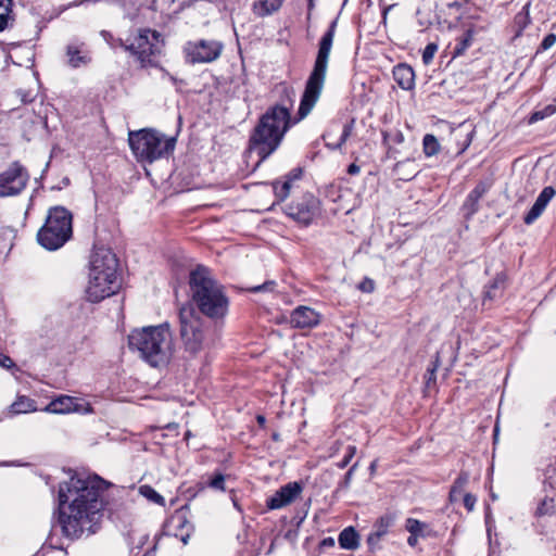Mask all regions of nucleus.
Wrapping results in <instances>:
<instances>
[{"label":"nucleus","mask_w":556,"mask_h":556,"mask_svg":"<svg viewBox=\"0 0 556 556\" xmlns=\"http://www.w3.org/2000/svg\"><path fill=\"white\" fill-rule=\"evenodd\" d=\"M109 483L98 476L73 475L59 486V522L72 540L98 532L105 506Z\"/></svg>","instance_id":"f257e3e1"},{"label":"nucleus","mask_w":556,"mask_h":556,"mask_svg":"<svg viewBox=\"0 0 556 556\" xmlns=\"http://www.w3.org/2000/svg\"><path fill=\"white\" fill-rule=\"evenodd\" d=\"M334 26L336 23H332L328 31L320 39L315 65L306 81L296 116L291 117L289 110L280 106V121H283V129L280 131V140L290 127L298 124L312 112L320 97L326 79L329 55L332 48Z\"/></svg>","instance_id":"f03ea898"},{"label":"nucleus","mask_w":556,"mask_h":556,"mask_svg":"<svg viewBox=\"0 0 556 556\" xmlns=\"http://www.w3.org/2000/svg\"><path fill=\"white\" fill-rule=\"evenodd\" d=\"M191 299L198 309L211 319L224 318L228 312L229 300L224 288L212 276L208 268L197 266L189 276Z\"/></svg>","instance_id":"7ed1b4c3"},{"label":"nucleus","mask_w":556,"mask_h":556,"mask_svg":"<svg viewBox=\"0 0 556 556\" xmlns=\"http://www.w3.org/2000/svg\"><path fill=\"white\" fill-rule=\"evenodd\" d=\"M118 260L111 249L96 248L90 257L87 296L90 302H100L115 294L121 288L117 275Z\"/></svg>","instance_id":"20e7f679"},{"label":"nucleus","mask_w":556,"mask_h":556,"mask_svg":"<svg viewBox=\"0 0 556 556\" xmlns=\"http://www.w3.org/2000/svg\"><path fill=\"white\" fill-rule=\"evenodd\" d=\"M128 345L153 367L167 364L174 352L172 333L166 325L132 330Z\"/></svg>","instance_id":"39448f33"},{"label":"nucleus","mask_w":556,"mask_h":556,"mask_svg":"<svg viewBox=\"0 0 556 556\" xmlns=\"http://www.w3.org/2000/svg\"><path fill=\"white\" fill-rule=\"evenodd\" d=\"M128 141L136 159L148 163L169 156L176 146L175 137H166L152 129L130 131Z\"/></svg>","instance_id":"423d86ee"},{"label":"nucleus","mask_w":556,"mask_h":556,"mask_svg":"<svg viewBox=\"0 0 556 556\" xmlns=\"http://www.w3.org/2000/svg\"><path fill=\"white\" fill-rule=\"evenodd\" d=\"M73 216L63 206L51 207L48 212L45 225L37 233L38 243L49 251L62 248L72 237Z\"/></svg>","instance_id":"0eeeda50"},{"label":"nucleus","mask_w":556,"mask_h":556,"mask_svg":"<svg viewBox=\"0 0 556 556\" xmlns=\"http://www.w3.org/2000/svg\"><path fill=\"white\" fill-rule=\"evenodd\" d=\"M278 147V104L264 114L250 138V154H256L258 162L265 160Z\"/></svg>","instance_id":"6e6552de"},{"label":"nucleus","mask_w":556,"mask_h":556,"mask_svg":"<svg viewBox=\"0 0 556 556\" xmlns=\"http://www.w3.org/2000/svg\"><path fill=\"white\" fill-rule=\"evenodd\" d=\"M180 337L185 351L197 356L210 345V338L202 318L192 306H182L179 311Z\"/></svg>","instance_id":"1a4fd4ad"},{"label":"nucleus","mask_w":556,"mask_h":556,"mask_svg":"<svg viewBox=\"0 0 556 556\" xmlns=\"http://www.w3.org/2000/svg\"><path fill=\"white\" fill-rule=\"evenodd\" d=\"M121 45L135 55L142 66H146L152 64V58L161 53L163 41L157 31L143 29L129 43Z\"/></svg>","instance_id":"9d476101"},{"label":"nucleus","mask_w":556,"mask_h":556,"mask_svg":"<svg viewBox=\"0 0 556 556\" xmlns=\"http://www.w3.org/2000/svg\"><path fill=\"white\" fill-rule=\"evenodd\" d=\"M224 43L215 39H197L187 41L182 48L186 62L189 64L212 63L219 59Z\"/></svg>","instance_id":"9b49d317"},{"label":"nucleus","mask_w":556,"mask_h":556,"mask_svg":"<svg viewBox=\"0 0 556 556\" xmlns=\"http://www.w3.org/2000/svg\"><path fill=\"white\" fill-rule=\"evenodd\" d=\"M28 175L17 163L0 173V197L18 194L26 186Z\"/></svg>","instance_id":"f8f14e48"},{"label":"nucleus","mask_w":556,"mask_h":556,"mask_svg":"<svg viewBox=\"0 0 556 556\" xmlns=\"http://www.w3.org/2000/svg\"><path fill=\"white\" fill-rule=\"evenodd\" d=\"M318 201L312 194H305L300 202L287 207L286 214L295 222L308 225L317 214Z\"/></svg>","instance_id":"ddd939ff"},{"label":"nucleus","mask_w":556,"mask_h":556,"mask_svg":"<svg viewBox=\"0 0 556 556\" xmlns=\"http://www.w3.org/2000/svg\"><path fill=\"white\" fill-rule=\"evenodd\" d=\"M46 412L52 414H70V413H91L92 409L88 403H83L78 399L70 395H60L52 400L45 408Z\"/></svg>","instance_id":"4468645a"},{"label":"nucleus","mask_w":556,"mask_h":556,"mask_svg":"<svg viewBox=\"0 0 556 556\" xmlns=\"http://www.w3.org/2000/svg\"><path fill=\"white\" fill-rule=\"evenodd\" d=\"M68 66L78 68L87 66L91 62V55L84 41L73 40L65 49Z\"/></svg>","instance_id":"2eb2a0df"},{"label":"nucleus","mask_w":556,"mask_h":556,"mask_svg":"<svg viewBox=\"0 0 556 556\" xmlns=\"http://www.w3.org/2000/svg\"><path fill=\"white\" fill-rule=\"evenodd\" d=\"M320 315L313 308L307 306H299L290 317V323L296 328H312L319 324Z\"/></svg>","instance_id":"dca6fc26"},{"label":"nucleus","mask_w":556,"mask_h":556,"mask_svg":"<svg viewBox=\"0 0 556 556\" xmlns=\"http://www.w3.org/2000/svg\"><path fill=\"white\" fill-rule=\"evenodd\" d=\"M555 194L556 191L553 187H545L536 198L534 204L532 205L528 214L525 216V223L527 225H531L532 223H534L543 214L547 204L555 197Z\"/></svg>","instance_id":"f3484780"},{"label":"nucleus","mask_w":556,"mask_h":556,"mask_svg":"<svg viewBox=\"0 0 556 556\" xmlns=\"http://www.w3.org/2000/svg\"><path fill=\"white\" fill-rule=\"evenodd\" d=\"M392 523L393 518L391 516H383L376 521L371 533L367 538V543L371 549L379 546L381 539L388 533Z\"/></svg>","instance_id":"a211bd4d"},{"label":"nucleus","mask_w":556,"mask_h":556,"mask_svg":"<svg viewBox=\"0 0 556 556\" xmlns=\"http://www.w3.org/2000/svg\"><path fill=\"white\" fill-rule=\"evenodd\" d=\"M393 77L404 90H412L415 87V72L407 64H397L393 68Z\"/></svg>","instance_id":"6ab92c4d"},{"label":"nucleus","mask_w":556,"mask_h":556,"mask_svg":"<svg viewBox=\"0 0 556 556\" xmlns=\"http://www.w3.org/2000/svg\"><path fill=\"white\" fill-rule=\"evenodd\" d=\"M303 482L293 481L280 488V508L293 504L301 497L303 492Z\"/></svg>","instance_id":"aec40b11"},{"label":"nucleus","mask_w":556,"mask_h":556,"mask_svg":"<svg viewBox=\"0 0 556 556\" xmlns=\"http://www.w3.org/2000/svg\"><path fill=\"white\" fill-rule=\"evenodd\" d=\"M37 410L36 402L26 396L18 395L16 400L9 406L8 415L14 416L20 414H27Z\"/></svg>","instance_id":"412c9836"},{"label":"nucleus","mask_w":556,"mask_h":556,"mask_svg":"<svg viewBox=\"0 0 556 556\" xmlns=\"http://www.w3.org/2000/svg\"><path fill=\"white\" fill-rule=\"evenodd\" d=\"M339 544L344 549L354 551L359 546V536L354 528H345L339 534Z\"/></svg>","instance_id":"4be33fe9"},{"label":"nucleus","mask_w":556,"mask_h":556,"mask_svg":"<svg viewBox=\"0 0 556 556\" xmlns=\"http://www.w3.org/2000/svg\"><path fill=\"white\" fill-rule=\"evenodd\" d=\"M352 131L351 125H345L343 127V130L340 135V137L337 140H333L332 131H327L323 138L326 141V146L330 149H339L342 147V144L346 141V139L350 137Z\"/></svg>","instance_id":"5701e85b"},{"label":"nucleus","mask_w":556,"mask_h":556,"mask_svg":"<svg viewBox=\"0 0 556 556\" xmlns=\"http://www.w3.org/2000/svg\"><path fill=\"white\" fill-rule=\"evenodd\" d=\"M469 476L466 472L459 475V477L455 480L451 491H450V501L457 502L462 496H464V490L466 484L468 483Z\"/></svg>","instance_id":"b1692460"},{"label":"nucleus","mask_w":556,"mask_h":556,"mask_svg":"<svg viewBox=\"0 0 556 556\" xmlns=\"http://www.w3.org/2000/svg\"><path fill=\"white\" fill-rule=\"evenodd\" d=\"M278 9V0H256L253 4L254 13L260 16L270 15Z\"/></svg>","instance_id":"393cba45"},{"label":"nucleus","mask_w":556,"mask_h":556,"mask_svg":"<svg viewBox=\"0 0 556 556\" xmlns=\"http://www.w3.org/2000/svg\"><path fill=\"white\" fill-rule=\"evenodd\" d=\"M424 153L433 156L440 151V143L433 135H426L422 140Z\"/></svg>","instance_id":"a878e982"},{"label":"nucleus","mask_w":556,"mask_h":556,"mask_svg":"<svg viewBox=\"0 0 556 556\" xmlns=\"http://www.w3.org/2000/svg\"><path fill=\"white\" fill-rule=\"evenodd\" d=\"M302 168L296 167L293 168L286 177V180L282 185V190L285 192V195L289 193V191L295 186V182H298L302 177Z\"/></svg>","instance_id":"bb28decb"},{"label":"nucleus","mask_w":556,"mask_h":556,"mask_svg":"<svg viewBox=\"0 0 556 556\" xmlns=\"http://www.w3.org/2000/svg\"><path fill=\"white\" fill-rule=\"evenodd\" d=\"M139 493L142 496H144L147 500H149L155 504H159V505L165 504L164 497L161 494H159L152 486H150L148 484L141 485L139 488Z\"/></svg>","instance_id":"cd10ccee"},{"label":"nucleus","mask_w":556,"mask_h":556,"mask_svg":"<svg viewBox=\"0 0 556 556\" xmlns=\"http://www.w3.org/2000/svg\"><path fill=\"white\" fill-rule=\"evenodd\" d=\"M556 509L555 501L552 497H544L536 507L538 516H547L554 514Z\"/></svg>","instance_id":"c85d7f7f"},{"label":"nucleus","mask_w":556,"mask_h":556,"mask_svg":"<svg viewBox=\"0 0 556 556\" xmlns=\"http://www.w3.org/2000/svg\"><path fill=\"white\" fill-rule=\"evenodd\" d=\"M11 0H0V31L8 25Z\"/></svg>","instance_id":"c756f323"},{"label":"nucleus","mask_w":556,"mask_h":556,"mask_svg":"<svg viewBox=\"0 0 556 556\" xmlns=\"http://www.w3.org/2000/svg\"><path fill=\"white\" fill-rule=\"evenodd\" d=\"M437 51H438V45L437 43L432 42V43L427 45L425 50H424V52H422V62H424V64L429 65L432 62Z\"/></svg>","instance_id":"7c9ffc66"},{"label":"nucleus","mask_w":556,"mask_h":556,"mask_svg":"<svg viewBox=\"0 0 556 556\" xmlns=\"http://www.w3.org/2000/svg\"><path fill=\"white\" fill-rule=\"evenodd\" d=\"M472 39V34L470 30L466 33L464 38L460 39L459 43L455 48V55H460L465 52V50L470 46Z\"/></svg>","instance_id":"2f4dec72"},{"label":"nucleus","mask_w":556,"mask_h":556,"mask_svg":"<svg viewBox=\"0 0 556 556\" xmlns=\"http://www.w3.org/2000/svg\"><path fill=\"white\" fill-rule=\"evenodd\" d=\"M424 529V525L416 520V519H407L406 521V530L410 533V534H418L419 532H421Z\"/></svg>","instance_id":"473e14b6"},{"label":"nucleus","mask_w":556,"mask_h":556,"mask_svg":"<svg viewBox=\"0 0 556 556\" xmlns=\"http://www.w3.org/2000/svg\"><path fill=\"white\" fill-rule=\"evenodd\" d=\"M488 190V186L484 184L478 185L469 194L468 200L477 202Z\"/></svg>","instance_id":"72a5a7b5"},{"label":"nucleus","mask_w":556,"mask_h":556,"mask_svg":"<svg viewBox=\"0 0 556 556\" xmlns=\"http://www.w3.org/2000/svg\"><path fill=\"white\" fill-rule=\"evenodd\" d=\"M208 485L215 490L224 491L225 490V476L222 473L215 475Z\"/></svg>","instance_id":"f704fd0d"},{"label":"nucleus","mask_w":556,"mask_h":556,"mask_svg":"<svg viewBox=\"0 0 556 556\" xmlns=\"http://www.w3.org/2000/svg\"><path fill=\"white\" fill-rule=\"evenodd\" d=\"M275 287H276V282L274 280H270V281L264 282L263 285L252 287L250 289V291H252V292H263V291L274 292Z\"/></svg>","instance_id":"c9c22d12"},{"label":"nucleus","mask_w":556,"mask_h":556,"mask_svg":"<svg viewBox=\"0 0 556 556\" xmlns=\"http://www.w3.org/2000/svg\"><path fill=\"white\" fill-rule=\"evenodd\" d=\"M355 453H356V446L350 445L348 447V453L344 456L343 460L339 464V467L344 468L345 466H348V464L351 462V459L353 458Z\"/></svg>","instance_id":"e433bc0d"},{"label":"nucleus","mask_w":556,"mask_h":556,"mask_svg":"<svg viewBox=\"0 0 556 556\" xmlns=\"http://www.w3.org/2000/svg\"><path fill=\"white\" fill-rule=\"evenodd\" d=\"M556 43V35L555 34H549L547 35L542 43H541V49L542 50H548L551 49L554 45Z\"/></svg>","instance_id":"4c0bfd02"},{"label":"nucleus","mask_w":556,"mask_h":556,"mask_svg":"<svg viewBox=\"0 0 556 556\" xmlns=\"http://www.w3.org/2000/svg\"><path fill=\"white\" fill-rule=\"evenodd\" d=\"M464 505L465 507L471 511L476 505V502H477V498L475 495L470 494V493H466L464 494Z\"/></svg>","instance_id":"58836bf2"},{"label":"nucleus","mask_w":556,"mask_h":556,"mask_svg":"<svg viewBox=\"0 0 556 556\" xmlns=\"http://www.w3.org/2000/svg\"><path fill=\"white\" fill-rule=\"evenodd\" d=\"M0 366L5 369H11L15 364L9 355L0 354Z\"/></svg>","instance_id":"ea45409f"},{"label":"nucleus","mask_w":556,"mask_h":556,"mask_svg":"<svg viewBox=\"0 0 556 556\" xmlns=\"http://www.w3.org/2000/svg\"><path fill=\"white\" fill-rule=\"evenodd\" d=\"M374 288H375V285H374V281L371 279H364L361 285H359V289L364 292H371L374 291Z\"/></svg>","instance_id":"a19ab883"},{"label":"nucleus","mask_w":556,"mask_h":556,"mask_svg":"<svg viewBox=\"0 0 556 556\" xmlns=\"http://www.w3.org/2000/svg\"><path fill=\"white\" fill-rule=\"evenodd\" d=\"M267 507L269 509H276L278 508V492H276L268 501H267Z\"/></svg>","instance_id":"79ce46f5"},{"label":"nucleus","mask_w":556,"mask_h":556,"mask_svg":"<svg viewBox=\"0 0 556 556\" xmlns=\"http://www.w3.org/2000/svg\"><path fill=\"white\" fill-rule=\"evenodd\" d=\"M418 17V25L421 29H426L431 25V21L429 18H424L420 16V11L417 12Z\"/></svg>","instance_id":"37998d69"},{"label":"nucleus","mask_w":556,"mask_h":556,"mask_svg":"<svg viewBox=\"0 0 556 556\" xmlns=\"http://www.w3.org/2000/svg\"><path fill=\"white\" fill-rule=\"evenodd\" d=\"M544 118L545 117H544L542 111H536V112L532 113V115L530 116L529 123L530 124H534V123H536V122H539L541 119H544Z\"/></svg>","instance_id":"c03bdc74"},{"label":"nucleus","mask_w":556,"mask_h":556,"mask_svg":"<svg viewBox=\"0 0 556 556\" xmlns=\"http://www.w3.org/2000/svg\"><path fill=\"white\" fill-rule=\"evenodd\" d=\"M555 112H556V106L553 104H549L542 110L544 117L552 116Z\"/></svg>","instance_id":"a18cd8bd"},{"label":"nucleus","mask_w":556,"mask_h":556,"mask_svg":"<svg viewBox=\"0 0 556 556\" xmlns=\"http://www.w3.org/2000/svg\"><path fill=\"white\" fill-rule=\"evenodd\" d=\"M320 545L323 547H332L334 546V540L332 538H326L321 541Z\"/></svg>","instance_id":"49530a36"},{"label":"nucleus","mask_w":556,"mask_h":556,"mask_svg":"<svg viewBox=\"0 0 556 556\" xmlns=\"http://www.w3.org/2000/svg\"><path fill=\"white\" fill-rule=\"evenodd\" d=\"M417 541H418V534H410L408 540H407V543L410 546H415L417 544Z\"/></svg>","instance_id":"de8ad7c7"},{"label":"nucleus","mask_w":556,"mask_h":556,"mask_svg":"<svg viewBox=\"0 0 556 556\" xmlns=\"http://www.w3.org/2000/svg\"><path fill=\"white\" fill-rule=\"evenodd\" d=\"M358 172H359V168H358V166H356L355 164H351V165L349 166V173H350V174H357Z\"/></svg>","instance_id":"09e8293b"},{"label":"nucleus","mask_w":556,"mask_h":556,"mask_svg":"<svg viewBox=\"0 0 556 556\" xmlns=\"http://www.w3.org/2000/svg\"><path fill=\"white\" fill-rule=\"evenodd\" d=\"M190 538V534L189 533H186V534H182L180 540L184 544H187L188 543V540Z\"/></svg>","instance_id":"8fccbe9b"},{"label":"nucleus","mask_w":556,"mask_h":556,"mask_svg":"<svg viewBox=\"0 0 556 556\" xmlns=\"http://www.w3.org/2000/svg\"><path fill=\"white\" fill-rule=\"evenodd\" d=\"M393 5H389L383 10V20L386 21L389 11L392 10Z\"/></svg>","instance_id":"3c124183"},{"label":"nucleus","mask_w":556,"mask_h":556,"mask_svg":"<svg viewBox=\"0 0 556 556\" xmlns=\"http://www.w3.org/2000/svg\"><path fill=\"white\" fill-rule=\"evenodd\" d=\"M376 468H377V462L375 460V462H372V463L370 464L369 470H370L371 472H375Z\"/></svg>","instance_id":"603ef678"},{"label":"nucleus","mask_w":556,"mask_h":556,"mask_svg":"<svg viewBox=\"0 0 556 556\" xmlns=\"http://www.w3.org/2000/svg\"><path fill=\"white\" fill-rule=\"evenodd\" d=\"M177 521L179 522V526L182 527L185 523H187L185 518L177 517Z\"/></svg>","instance_id":"864d4df0"},{"label":"nucleus","mask_w":556,"mask_h":556,"mask_svg":"<svg viewBox=\"0 0 556 556\" xmlns=\"http://www.w3.org/2000/svg\"><path fill=\"white\" fill-rule=\"evenodd\" d=\"M274 544H275V541L273 540L271 543H270V546H269V549H268V553H271L273 549H274Z\"/></svg>","instance_id":"5fc2aeb1"},{"label":"nucleus","mask_w":556,"mask_h":556,"mask_svg":"<svg viewBox=\"0 0 556 556\" xmlns=\"http://www.w3.org/2000/svg\"><path fill=\"white\" fill-rule=\"evenodd\" d=\"M355 467H356V464H355V465H353V466L351 467V469H350V470H349V472H348V476H351V475H352V472H353V470L355 469Z\"/></svg>","instance_id":"6e6d98bb"},{"label":"nucleus","mask_w":556,"mask_h":556,"mask_svg":"<svg viewBox=\"0 0 556 556\" xmlns=\"http://www.w3.org/2000/svg\"><path fill=\"white\" fill-rule=\"evenodd\" d=\"M257 420H258L260 424H263L265 421V418L263 416H258Z\"/></svg>","instance_id":"4d7b16f0"},{"label":"nucleus","mask_w":556,"mask_h":556,"mask_svg":"<svg viewBox=\"0 0 556 556\" xmlns=\"http://www.w3.org/2000/svg\"><path fill=\"white\" fill-rule=\"evenodd\" d=\"M273 438L276 440L278 438V435L276 433H274Z\"/></svg>","instance_id":"13d9d810"}]
</instances>
